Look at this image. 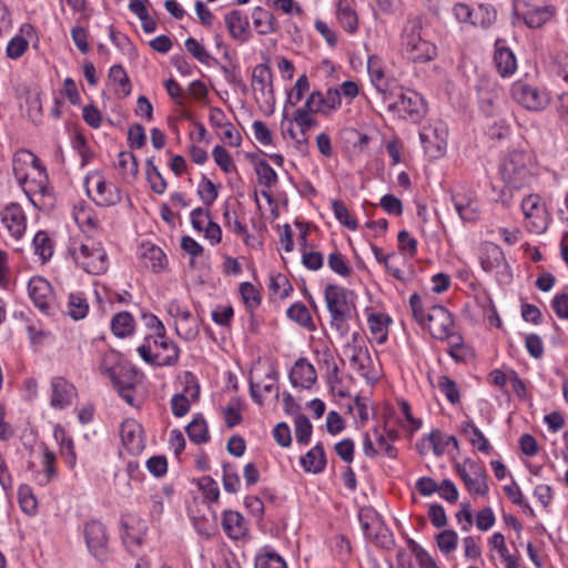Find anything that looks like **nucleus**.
I'll use <instances>...</instances> for the list:
<instances>
[{"label":"nucleus","instance_id":"1","mask_svg":"<svg viewBox=\"0 0 568 568\" xmlns=\"http://www.w3.org/2000/svg\"><path fill=\"white\" fill-rule=\"evenodd\" d=\"M196 490L193 491V503L189 514L196 531L206 539L211 537V519L213 518V478L203 476L194 479Z\"/></svg>","mask_w":568,"mask_h":568},{"label":"nucleus","instance_id":"2","mask_svg":"<svg viewBox=\"0 0 568 568\" xmlns=\"http://www.w3.org/2000/svg\"><path fill=\"white\" fill-rule=\"evenodd\" d=\"M403 50L406 58L414 63H426L437 55L435 44L423 39L422 21L419 18L409 20L402 36Z\"/></svg>","mask_w":568,"mask_h":568},{"label":"nucleus","instance_id":"3","mask_svg":"<svg viewBox=\"0 0 568 568\" xmlns=\"http://www.w3.org/2000/svg\"><path fill=\"white\" fill-rule=\"evenodd\" d=\"M532 158L524 151L510 152L500 165V175L508 189L519 190L532 179L530 166Z\"/></svg>","mask_w":568,"mask_h":568},{"label":"nucleus","instance_id":"4","mask_svg":"<svg viewBox=\"0 0 568 568\" xmlns=\"http://www.w3.org/2000/svg\"><path fill=\"white\" fill-rule=\"evenodd\" d=\"M325 302L331 315V325L341 336L348 333V320L351 318L352 305L347 300V290L328 284L324 291Z\"/></svg>","mask_w":568,"mask_h":568},{"label":"nucleus","instance_id":"5","mask_svg":"<svg viewBox=\"0 0 568 568\" xmlns=\"http://www.w3.org/2000/svg\"><path fill=\"white\" fill-rule=\"evenodd\" d=\"M69 254L83 271L89 274H103L108 270L106 252L95 243H81L75 246L73 243L68 247Z\"/></svg>","mask_w":568,"mask_h":568},{"label":"nucleus","instance_id":"6","mask_svg":"<svg viewBox=\"0 0 568 568\" xmlns=\"http://www.w3.org/2000/svg\"><path fill=\"white\" fill-rule=\"evenodd\" d=\"M396 100L388 104V110L396 113L399 118L412 123L420 122L427 112V105L424 98L414 90L399 89Z\"/></svg>","mask_w":568,"mask_h":568},{"label":"nucleus","instance_id":"7","mask_svg":"<svg viewBox=\"0 0 568 568\" xmlns=\"http://www.w3.org/2000/svg\"><path fill=\"white\" fill-rule=\"evenodd\" d=\"M456 471L469 494L479 496L488 494L487 473L480 464L467 458L456 464Z\"/></svg>","mask_w":568,"mask_h":568},{"label":"nucleus","instance_id":"8","mask_svg":"<svg viewBox=\"0 0 568 568\" xmlns=\"http://www.w3.org/2000/svg\"><path fill=\"white\" fill-rule=\"evenodd\" d=\"M511 95L516 102L531 111L545 109L550 101L546 90L534 87L525 81H517L511 85Z\"/></svg>","mask_w":568,"mask_h":568},{"label":"nucleus","instance_id":"9","mask_svg":"<svg viewBox=\"0 0 568 568\" xmlns=\"http://www.w3.org/2000/svg\"><path fill=\"white\" fill-rule=\"evenodd\" d=\"M273 74L267 64H257L252 72V90L255 101L260 105L273 106L275 103L273 90Z\"/></svg>","mask_w":568,"mask_h":568},{"label":"nucleus","instance_id":"10","mask_svg":"<svg viewBox=\"0 0 568 568\" xmlns=\"http://www.w3.org/2000/svg\"><path fill=\"white\" fill-rule=\"evenodd\" d=\"M106 358L102 364V369L110 377L118 394L129 404L133 405L134 402V382L136 378V371L134 368L126 369L123 366L116 365L105 366Z\"/></svg>","mask_w":568,"mask_h":568},{"label":"nucleus","instance_id":"11","mask_svg":"<svg viewBox=\"0 0 568 568\" xmlns=\"http://www.w3.org/2000/svg\"><path fill=\"white\" fill-rule=\"evenodd\" d=\"M454 320L452 314L442 305H434L426 314V326L430 335L437 339L453 336Z\"/></svg>","mask_w":568,"mask_h":568},{"label":"nucleus","instance_id":"12","mask_svg":"<svg viewBox=\"0 0 568 568\" xmlns=\"http://www.w3.org/2000/svg\"><path fill=\"white\" fill-rule=\"evenodd\" d=\"M84 537L89 551L100 561L106 559L108 535L105 526L99 520H90L84 526Z\"/></svg>","mask_w":568,"mask_h":568},{"label":"nucleus","instance_id":"13","mask_svg":"<svg viewBox=\"0 0 568 568\" xmlns=\"http://www.w3.org/2000/svg\"><path fill=\"white\" fill-rule=\"evenodd\" d=\"M521 210L525 219L529 222L530 231L540 234L548 227V213L539 196L530 194L521 202Z\"/></svg>","mask_w":568,"mask_h":568},{"label":"nucleus","instance_id":"14","mask_svg":"<svg viewBox=\"0 0 568 568\" xmlns=\"http://www.w3.org/2000/svg\"><path fill=\"white\" fill-rule=\"evenodd\" d=\"M344 353L349 357L351 364L359 372L361 376L368 383L377 381V376L372 373V357L367 348L361 345L346 344Z\"/></svg>","mask_w":568,"mask_h":568},{"label":"nucleus","instance_id":"15","mask_svg":"<svg viewBox=\"0 0 568 568\" xmlns=\"http://www.w3.org/2000/svg\"><path fill=\"white\" fill-rule=\"evenodd\" d=\"M120 436L123 446L132 455H139L145 447L142 426L134 419L121 424Z\"/></svg>","mask_w":568,"mask_h":568},{"label":"nucleus","instance_id":"16","mask_svg":"<svg viewBox=\"0 0 568 568\" xmlns=\"http://www.w3.org/2000/svg\"><path fill=\"white\" fill-rule=\"evenodd\" d=\"M28 292L34 306L42 313L49 314L52 295L50 283L42 277H32L28 283Z\"/></svg>","mask_w":568,"mask_h":568},{"label":"nucleus","instance_id":"17","mask_svg":"<svg viewBox=\"0 0 568 568\" xmlns=\"http://www.w3.org/2000/svg\"><path fill=\"white\" fill-rule=\"evenodd\" d=\"M181 247L184 252L192 256L190 266L199 272L195 276L200 284L209 283L211 280V270L202 268V262L199 258L202 256L203 247L191 236H183L181 240Z\"/></svg>","mask_w":568,"mask_h":568},{"label":"nucleus","instance_id":"18","mask_svg":"<svg viewBox=\"0 0 568 568\" xmlns=\"http://www.w3.org/2000/svg\"><path fill=\"white\" fill-rule=\"evenodd\" d=\"M290 382L294 387L311 388L316 382L315 367L306 358H298L290 372Z\"/></svg>","mask_w":568,"mask_h":568},{"label":"nucleus","instance_id":"19","mask_svg":"<svg viewBox=\"0 0 568 568\" xmlns=\"http://www.w3.org/2000/svg\"><path fill=\"white\" fill-rule=\"evenodd\" d=\"M445 130L437 128H424L419 133L420 142L426 153L433 158H438L444 153L446 148Z\"/></svg>","mask_w":568,"mask_h":568},{"label":"nucleus","instance_id":"20","mask_svg":"<svg viewBox=\"0 0 568 568\" xmlns=\"http://www.w3.org/2000/svg\"><path fill=\"white\" fill-rule=\"evenodd\" d=\"M2 222L16 239H20L26 231V216L19 204L11 203L2 212Z\"/></svg>","mask_w":568,"mask_h":568},{"label":"nucleus","instance_id":"21","mask_svg":"<svg viewBox=\"0 0 568 568\" xmlns=\"http://www.w3.org/2000/svg\"><path fill=\"white\" fill-rule=\"evenodd\" d=\"M52 396L51 406L54 408H64L71 404L75 388L63 377H53L51 381Z\"/></svg>","mask_w":568,"mask_h":568},{"label":"nucleus","instance_id":"22","mask_svg":"<svg viewBox=\"0 0 568 568\" xmlns=\"http://www.w3.org/2000/svg\"><path fill=\"white\" fill-rule=\"evenodd\" d=\"M225 24L234 39L245 42L251 38L248 20L240 10H233L226 14Z\"/></svg>","mask_w":568,"mask_h":568},{"label":"nucleus","instance_id":"23","mask_svg":"<svg viewBox=\"0 0 568 568\" xmlns=\"http://www.w3.org/2000/svg\"><path fill=\"white\" fill-rule=\"evenodd\" d=\"M154 345L158 348L155 357L158 358V366H171L179 359V347L165 337V333L159 334L154 339Z\"/></svg>","mask_w":568,"mask_h":568},{"label":"nucleus","instance_id":"24","mask_svg":"<svg viewBox=\"0 0 568 568\" xmlns=\"http://www.w3.org/2000/svg\"><path fill=\"white\" fill-rule=\"evenodd\" d=\"M224 113L215 108V136L230 146H237L241 143V134L239 130L231 123H222Z\"/></svg>","mask_w":568,"mask_h":568},{"label":"nucleus","instance_id":"25","mask_svg":"<svg viewBox=\"0 0 568 568\" xmlns=\"http://www.w3.org/2000/svg\"><path fill=\"white\" fill-rule=\"evenodd\" d=\"M140 257L146 267L152 268L153 272H159L164 268L166 264V256L161 247L146 243L142 244L140 248Z\"/></svg>","mask_w":568,"mask_h":568},{"label":"nucleus","instance_id":"26","mask_svg":"<svg viewBox=\"0 0 568 568\" xmlns=\"http://www.w3.org/2000/svg\"><path fill=\"white\" fill-rule=\"evenodd\" d=\"M92 200L100 206H112L121 201V193L112 183L100 180L97 183L95 196H92Z\"/></svg>","mask_w":568,"mask_h":568},{"label":"nucleus","instance_id":"27","mask_svg":"<svg viewBox=\"0 0 568 568\" xmlns=\"http://www.w3.org/2000/svg\"><path fill=\"white\" fill-rule=\"evenodd\" d=\"M301 465L305 471L318 474L325 469L326 457L323 445L320 443L301 457Z\"/></svg>","mask_w":568,"mask_h":568},{"label":"nucleus","instance_id":"28","mask_svg":"<svg viewBox=\"0 0 568 568\" xmlns=\"http://www.w3.org/2000/svg\"><path fill=\"white\" fill-rule=\"evenodd\" d=\"M494 62L501 77L511 75L517 69V61L513 51L505 47H497L494 54Z\"/></svg>","mask_w":568,"mask_h":568},{"label":"nucleus","instance_id":"29","mask_svg":"<svg viewBox=\"0 0 568 568\" xmlns=\"http://www.w3.org/2000/svg\"><path fill=\"white\" fill-rule=\"evenodd\" d=\"M253 24L260 34H270L277 30V21L272 12L256 7L252 12Z\"/></svg>","mask_w":568,"mask_h":568},{"label":"nucleus","instance_id":"30","mask_svg":"<svg viewBox=\"0 0 568 568\" xmlns=\"http://www.w3.org/2000/svg\"><path fill=\"white\" fill-rule=\"evenodd\" d=\"M191 223L194 230L204 232L207 239H213V217L207 207H197L191 212Z\"/></svg>","mask_w":568,"mask_h":568},{"label":"nucleus","instance_id":"31","mask_svg":"<svg viewBox=\"0 0 568 568\" xmlns=\"http://www.w3.org/2000/svg\"><path fill=\"white\" fill-rule=\"evenodd\" d=\"M28 159L30 160L32 166L39 172H42L44 176H47L45 168L41 164L40 160L30 151H21L17 153L13 158V173L16 179L22 184L27 180V174L21 172V169L19 168L20 163H27Z\"/></svg>","mask_w":568,"mask_h":568},{"label":"nucleus","instance_id":"32","mask_svg":"<svg viewBox=\"0 0 568 568\" xmlns=\"http://www.w3.org/2000/svg\"><path fill=\"white\" fill-rule=\"evenodd\" d=\"M222 526L230 538L239 539L244 535V518L237 511H225Z\"/></svg>","mask_w":568,"mask_h":568},{"label":"nucleus","instance_id":"33","mask_svg":"<svg viewBox=\"0 0 568 568\" xmlns=\"http://www.w3.org/2000/svg\"><path fill=\"white\" fill-rule=\"evenodd\" d=\"M555 14L551 6L535 7L524 13V21L529 28H540Z\"/></svg>","mask_w":568,"mask_h":568},{"label":"nucleus","instance_id":"34","mask_svg":"<svg viewBox=\"0 0 568 568\" xmlns=\"http://www.w3.org/2000/svg\"><path fill=\"white\" fill-rule=\"evenodd\" d=\"M336 13L343 28L353 33L357 30V16L347 0H338L336 4Z\"/></svg>","mask_w":568,"mask_h":568},{"label":"nucleus","instance_id":"35","mask_svg":"<svg viewBox=\"0 0 568 568\" xmlns=\"http://www.w3.org/2000/svg\"><path fill=\"white\" fill-rule=\"evenodd\" d=\"M186 434L190 440L195 444L209 442V427L202 415H196L186 426Z\"/></svg>","mask_w":568,"mask_h":568},{"label":"nucleus","instance_id":"36","mask_svg":"<svg viewBox=\"0 0 568 568\" xmlns=\"http://www.w3.org/2000/svg\"><path fill=\"white\" fill-rule=\"evenodd\" d=\"M111 329L118 337H126L134 329V320L129 312H119L111 321Z\"/></svg>","mask_w":568,"mask_h":568},{"label":"nucleus","instance_id":"37","mask_svg":"<svg viewBox=\"0 0 568 568\" xmlns=\"http://www.w3.org/2000/svg\"><path fill=\"white\" fill-rule=\"evenodd\" d=\"M478 94L481 106L487 113L491 112L494 105L500 100V90L495 83H481Z\"/></svg>","mask_w":568,"mask_h":568},{"label":"nucleus","instance_id":"38","mask_svg":"<svg viewBox=\"0 0 568 568\" xmlns=\"http://www.w3.org/2000/svg\"><path fill=\"white\" fill-rule=\"evenodd\" d=\"M367 70L371 77V81L376 90L383 94L384 100H387L393 93L387 92V84L384 81V72L378 65V60L375 57H371L367 62Z\"/></svg>","mask_w":568,"mask_h":568},{"label":"nucleus","instance_id":"39","mask_svg":"<svg viewBox=\"0 0 568 568\" xmlns=\"http://www.w3.org/2000/svg\"><path fill=\"white\" fill-rule=\"evenodd\" d=\"M255 173L257 175L258 183L271 189L277 182V174L272 166L264 159H257L254 161Z\"/></svg>","mask_w":568,"mask_h":568},{"label":"nucleus","instance_id":"40","mask_svg":"<svg viewBox=\"0 0 568 568\" xmlns=\"http://www.w3.org/2000/svg\"><path fill=\"white\" fill-rule=\"evenodd\" d=\"M427 440L432 445V448L436 456L443 455L447 446L450 444L455 448H458V440L455 436H444L442 432L438 429L430 432V434L427 437Z\"/></svg>","mask_w":568,"mask_h":568},{"label":"nucleus","instance_id":"41","mask_svg":"<svg viewBox=\"0 0 568 568\" xmlns=\"http://www.w3.org/2000/svg\"><path fill=\"white\" fill-rule=\"evenodd\" d=\"M241 409V400L239 398H232L225 407H222L223 420L229 429L242 423Z\"/></svg>","mask_w":568,"mask_h":568},{"label":"nucleus","instance_id":"42","mask_svg":"<svg viewBox=\"0 0 568 568\" xmlns=\"http://www.w3.org/2000/svg\"><path fill=\"white\" fill-rule=\"evenodd\" d=\"M89 304L82 294L71 293L68 302V314L75 321L82 320L87 316Z\"/></svg>","mask_w":568,"mask_h":568},{"label":"nucleus","instance_id":"43","mask_svg":"<svg viewBox=\"0 0 568 568\" xmlns=\"http://www.w3.org/2000/svg\"><path fill=\"white\" fill-rule=\"evenodd\" d=\"M34 252L42 262H47L53 254V244L45 232H38L33 237Z\"/></svg>","mask_w":568,"mask_h":568},{"label":"nucleus","instance_id":"44","mask_svg":"<svg viewBox=\"0 0 568 568\" xmlns=\"http://www.w3.org/2000/svg\"><path fill=\"white\" fill-rule=\"evenodd\" d=\"M453 201L457 213L464 221L473 222L478 217V207L470 200H459L458 195H453Z\"/></svg>","mask_w":568,"mask_h":568},{"label":"nucleus","instance_id":"45","mask_svg":"<svg viewBox=\"0 0 568 568\" xmlns=\"http://www.w3.org/2000/svg\"><path fill=\"white\" fill-rule=\"evenodd\" d=\"M437 387L445 395L452 404H457L460 400V393L455 381L446 375L438 377Z\"/></svg>","mask_w":568,"mask_h":568},{"label":"nucleus","instance_id":"46","mask_svg":"<svg viewBox=\"0 0 568 568\" xmlns=\"http://www.w3.org/2000/svg\"><path fill=\"white\" fill-rule=\"evenodd\" d=\"M18 499L23 513L27 515L36 514L38 501L29 486L22 485L19 487Z\"/></svg>","mask_w":568,"mask_h":568},{"label":"nucleus","instance_id":"47","mask_svg":"<svg viewBox=\"0 0 568 568\" xmlns=\"http://www.w3.org/2000/svg\"><path fill=\"white\" fill-rule=\"evenodd\" d=\"M118 166L123 171L124 175L135 178L139 172V163L136 156L129 151H122L118 155Z\"/></svg>","mask_w":568,"mask_h":568},{"label":"nucleus","instance_id":"48","mask_svg":"<svg viewBox=\"0 0 568 568\" xmlns=\"http://www.w3.org/2000/svg\"><path fill=\"white\" fill-rule=\"evenodd\" d=\"M332 209H333L336 220L341 224H343L348 230L357 229V226H358L357 221L349 215V212L343 201L334 200L332 202Z\"/></svg>","mask_w":568,"mask_h":568},{"label":"nucleus","instance_id":"49","mask_svg":"<svg viewBox=\"0 0 568 568\" xmlns=\"http://www.w3.org/2000/svg\"><path fill=\"white\" fill-rule=\"evenodd\" d=\"M295 424V436L300 444H307L312 435V424L307 416L298 414L294 420Z\"/></svg>","mask_w":568,"mask_h":568},{"label":"nucleus","instance_id":"50","mask_svg":"<svg viewBox=\"0 0 568 568\" xmlns=\"http://www.w3.org/2000/svg\"><path fill=\"white\" fill-rule=\"evenodd\" d=\"M495 20L496 11L490 6L480 4L476 9H474V26L487 28L491 26Z\"/></svg>","mask_w":568,"mask_h":568},{"label":"nucleus","instance_id":"51","mask_svg":"<svg viewBox=\"0 0 568 568\" xmlns=\"http://www.w3.org/2000/svg\"><path fill=\"white\" fill-rule=\"evenodd\" d=\"M185 49L199 62L210 64V61L212 59L210 52L196 39L187 38L185 40Z\"/></svg>","mask_w":568,"mask_h":568},{"label":"nucleus","instance_id":"52","mask_svg":"<svg viewBox=\"0 0 568 568\" xmlns=\"http://www.w3.org/2000/svg\"><path fill=\"white\" fill-rule=\"evenodd\" d=\"M287 316L304 327L312 325V316L303 303H295L288 307Z\"/></svg>","mask_w":568,"mask_h":568},{"label":"nucleus","instance_id":"53","mask_svg":"<svg viewBox=\"0 0 568 568\" xmlns=\"http://www.w3.org/2000/svg\"><path fill=\"white\" fill-rule=\"evenodd\" d=\"M368 325L371 334L375 337L378 344L385 343L387 339V329L385 327V323L383 317L376 313H372L368 316Z\"/></svg>","mask_w":568,"mask_h":568},{"label":"nucleus","instance_id":"54","mask_svg":"<svg viewBox=\"0 0 568 568\" xmlns=\"http://www.w3.org/2000/svg\"><path fill=\"white\" fill-rule=\"evenodd\" d=\"M308 78L306 74H302L295 82L291 92L288 93L285 108L287 106V104L295 105L296 103H298L302 100L304 93L308 90Z\"/></svg>","mask_w":568,"mask_h":568},{"label":"nucleus","instance_id":"55","mask_svg":"<svg viewBox=\"0 0 568 568\" xmlns=\"http://www.w3.org/2000/svg\"><path fill=\"white\" fill-rule=\"evenodd\" d=\"M109 78L113 82H118L121 87L123 95H129L131 92L130 79L121 64H115L110 68Z\"/></svg>","mask_w":568,"mask_h":568},{"label":"nucleus","instance_id":"56","mask_svg":"<svg viewBox=\"0 0 568 568\" xmlns=\"http://www.w3.org/2000/svg\"><path fill=\"white\" fill-rule=\"evenodd\" d=\"M146 180L150 183V187L154 193L163 194L168 187V183L158 166H152L145 171Z\"/></svg>","mask_w":568,"mask_h":568},{"label":"nucleus","instance_id":"57","mask_svg":"<svg viewBox=\"0 0 568 568\" xmlns=\"http://www.w3.org/2000/svg\"><path fill=\"white\" fill-rule=\"evenodd\" d=\"M128 143L131 149H141L146 143V134L142 124L134 123L128 131Z\"/></svg>","mask_w":568,"mask_h":568},{"label":"nucleus","instance_id":"58","mask_svg":"<svg viewBox=\"0 0 568 568\" xmlns=\"http://www.w3.org/2000/svg\"><path fill=\"white\" fill-rule=\"evenodd\" d=\"M28 47L29 43L24 37L16 36L9 41L7 45V57L13 60L19 59L28 50Z\"/></svg>","mask_w":568,"mask_h":568},{"label":"nucleus","instance_id":"59","mask_svg":"<svg viewBox=\"0 0 568 568\" xmlns=\"http://www.w3.org/2000/svg\"><path fill=\"white\" fill-rule=\"evenodd\" d=\"M457 534L454 530H444L437 535V545L444 554L452 552L457 546Z\"/></svg>","mask_w":568,"mask_h":568},{"label":"nucleus","instance_id":"60","mask_svg":"<svg viewBox=\"0 0 568 568\" xmlns=\"http://www.w3.org/2000/svg\"><path fill=\"white\" fill-rule=\"evenodd\" d=\"M328 266L333 272L341 276H348L351 274L349 266L343 255L338 252H333L328 255Z\"/></svg>","mask_w":568,"mask_h":568},{"label":"nucleus","instance_id":"61","mask_svg":"<svg viewBox=\"0 0 568 568\" xmlns=\"http://www.w3.org/2000/svg\"><path fill=\"white\" fill-rule=\"evenodd\" d=\"M240 293L242 295L243 301L247 304L248 307H256L261 303V296L255 287L248 283L244 282L240 285Z\"/></svg>","mask_w":568,"mask_h":568},{"label":"nucleus","instance_id":"62","mask_svg":"<svg viewBox=\"0 0 568 568\" xmlns=\"http://www.w3.org/2000/svg\"><path fill=\"white\" fill-rule=\"evenodd\" d=\"M148 470L155 477H162L168 471V460L162 455L152 456L146 460Z\"/></svg>","mask_w":568,"mask_h":568},{"label":"nucleus","instance_id":"63","mask_svg":"<svg viewBox=\"0 0 568 568\" xmlns=\"http://www.w3.org/2000/svg\"><path fill=\"white\" fill-rule=\"evenodd\" d=\"M191 400L186 397V394H175L171 398V409L175 417H183L190 410Z\"/></svg>","mask_w":568,"mask_h":568},{"label":"nucleus","instance_id":"64","mask_svg":"<svg viewBox=\"0 0 568 568\" xmlns=\"http://www.w3.org/2000/svg\"><path fill=\"white\" fill-rule=\"evenodd\" d=\"M255 568H286L285 561L274 552L257 557Z\"/></svg>","mask_w":568,"mask_h":568}]
</instances>
